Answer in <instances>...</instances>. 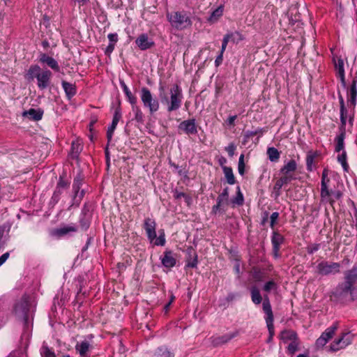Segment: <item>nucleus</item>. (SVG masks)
Instances as JSON below:
<instances>
[{
    "instance_id": "obj_43",
    "label": "nucleus",
    "mask_w": 357,
    "mask_h": 357,
    "mask_svg": "<svg viewBox=\"0 0 357 357\" xmlns=\"http://www.w3.org/2000/svg\"><path fill=\"white\" fill-rule=\"evenodd\" d=\"M238 171L239 174L243 175L245 173V163H244V155L242 154L239 157Z\"/></svg>"
},
{
    "instance_id": "obj_56",
    "label": "nucleus",
    "mask_w": 357,
    "mask_h": 357,
    "mask_svg": "<svg viewBox=\"0 0 357 357\" xmlns=\"http://www.w3.org/2000/svg\"><path fill=\"white\" fill-rule=\"evenodd\" d=\"M223 60V54L222 52H220V54L216 57L215 60V64L216 66H219Z\"/></svg>"
},
{
    "instance_id": "obj_19",
    "label": "nucleus",
    "mask_w": 357,
    "mask_h": 357,
    "mask_svg": "<svg viewBox=\"0 0 357 357\" xmlns=\"http://www.w3.org/2000/svg\"><path fill=\"white\" fill-rule=\"evenodd\" d=\"M23 116L28 117L31 120L38 121L43 117V112L35 109H30L23 112Z\"/></svg>"
},
{
    "instance_id": "obj_8",
    "label": "nucleus",
    "mask_w": 357,
    "mask_h": 357,
    "mask_svg": "<svg viewBox=\"0 0 357 357\" xmlns=\"http://www.w3.org/2000/svg\"><path fill=\"white\" fill-rule=\"evenodd\" d=\"M352 335L349 333H344L343 335L333 341L331 344L332 351H338L351 344Z\"/></svg>"
},
{
    "instance_id": "obj_63",
    "label": "nucleus",
    "mask_w": 357,
    "mask_h": 357,
    "mask_svg": "<svg viewBox=\"0 0 357 357\" xmlns=\"http://www.w3.org/2000/svg\"><path fill=\"white\" fill-rule=\"evenodd\" d=\"M327 175H328L327 171L326 169H324L322 173L321 181H326V183L329 182V178H327Z\"/></svg>"
},
{
    "instance_id": "obj_23",
    "label": "nucleus",
    "mask_w": 357,
    "mask_h": 357,
    "mask_svg": "<svg viewBox=\"0 0 357 357\" xmlns=\"http://www.w3.org/2000/svg\"><path fill=\"white\" fill-rule=\"evenodd\" d=\"M250 294L252 301L255 304L259 305L261 303L262 297L260 294L259 289L256 286H253L250 288Z\"/></svg>"
},
{
    "instance_id": "obj_10",
    "label": "nucleus",
    "mask_w": 357,
    "mask_h": 357,
    "mask_svg": "<svg viewBox=\"0 0 357 357\" xmlns=\"http://www.w3.org/2000/svg\"><path fill=\"white\" fill-rule=\"evenodd\" d=\"M156 223L155 220L150 218H146L144 222V229L146 231L148 238L153 242L156 237Z\"/></svg>"
},
{
    "instance_id": "obj_17",
    "label": "nucleus",
    "mask_w": 357,
    "mask_h": 357,
    "mask_svg": "<svg viewBox=\"0 0 357 357\" xmlns=\"http://www.w3.org/2000/svg\"><path fill=\"white\" fill-rule=\"evenodd\" d=\"M297 169V164L294 160H290L285 164L280 169V172L284 176H293L292 172H295Z\"/></svg>"
},
{
    "instance_id": "obj_38",
    "label": "nucleus",
    "mask_w": 357,
    "mask_h": 357,
    "mask_svg": "<svg viewBox=\"0 0 357 357\" xmlns=\"http://www.w3.org/2000/svg\"><path fill=\"white\" fill-rule=\"evenodd\" d=\"M153 357H172L171 353L166 348H158Z\"/></svg>"
},
{
    "instance_id": "obj_30",
    "label": "nucleus",
    "mask_w": 357,
    "mask_h": 357,
    "mask_svg": "<svg viewBox=\"0 0 357 357\" xmlns=\"http://www.w3.org/2000/svg\"><path fill=\"white\" fill-rule=\"evenodd\" d=\"M268 158L271 162H276L280 158V153L278 150L274 147H270L267 150Z\"/></svg>"
},
{
    "instance_id": "obj_28",
    "label": "nucleus",
    "mask_w": 357,
    "mask_h": 357,
    "mask_svg": "<svg viewBox=\"0 0 357 357\" xmlns=\"http://www.w3.org/2000/svg\"><path fill=\"white\" fill-rule=\"evenodd\" d=\"M122 89L131 105H135L137 103V98L133 96L131 91L129 90L128 87L126 86L125 83H121Z\"/></svg>"
},
{
    "instance_id": "obj_59",
    "label": "nucleus",
    "mask_w": 357,
    "mask_h": 357,
    "mask_svg": "<svg viewBox=\"0 0 357 357\" xmlns=\"http://www.w3.org/2000/svg\"><path fill=\"white\" fill-rule=\"evenodd\" d=\"M340 112H341V116H340L341 122L342 124H345L346 123V118L344 116V107L343 104L341 106Z\"/></svg>"
},
{
    "instance_id": "obj_62",
    "label": "nucleus",
    "mask_w": 357,
    "mask_h": 357,
    "mask_svg": "<svg viewBox=\"0 0 357 357\" xmlns=\"http://www.w3.org/2000/svg\"><path fill=\"white\" fill-rule=\"evenodd\" d=\"M342 193L340 191H337L335 192H332V197L335 200L338 199L341 197Z\"/></svg>"
},
{
    "instance_id": "obj_50",
    "label": "nucleus",
    "mask_w": 357,
    "mask_h": 357,
    "mask_svg": "<svg viewBox=\"0 0 357 357\" xmlns=\"http://www.w3.org/2000/svg\"><path fill=\"white\" fill-rule=\"evenodd\" d=\"M229 41V36H227V34H226L222 39V47L220 50V52H222V54H224Z\"/></svg>"
},
{
    "instance_id": "obj_60",
    "label": "nucleus",
    "mask_w": 357,
    "mask_h": 357,
    "mask_svg": "<svg viewBox=\"0 0 357 357\" xmlns=\"http://www.w3.org/2000/svg\"><path fill=\"white\" fill-rule=\"evenodd\" d=\"M222 203L217 202L215 205H214L212 208V213L216 214L218 211L220 210L221 205Z\"/></svg>"
},
{
    "instance_id": "obj_34",
    "label": "nucleus",
    "mask_w": 357,
    "mask_h": 357,
    "mask_svg": "<svg viewBox=\"0 0 357 357\" xmlns=\"http://www.w3.org/2000/svg\"><path fill=\"white\" fill-rule=\"evenodd\" d=\"M299 340L298 338L296 340L290 342L287 349L289 354H294L298 350Z\"/></svg>"
},
{
    "instance_id": "obj_26",
    "label": "nucleus",
    "mask_w": 357,
    "mask_h": 357,
    "mask_svg": "<svg viewBox=\"0 0 357 357\" xmlns=\"http://www.w3.org/2000/svg\"><path fill=\"white\" fill-rule=\"evenodd\" d=\"M345 280L354 284L357 280V267L354 266L345 273Z\"/></svg>"
},
{
    "instance_id": "obj_45",
    "label": "nucleus",
    "mask_w": 357,
    "mask_h": 357,
    "mask_svg": "<svg viewBox=\"0 0 357 357\" xmlns=\"http://www.w3.org/2000/svg\"><path fill=\"white\" fill-rule=\"evenodd\" d=\"M337 160L341 163V165H342L343 168L345 170H347V169L348 167V165H347V161H346V160H347V155H346V153L344 151H343L342 153V154L338 155Z\"/></svg>"
},
{
    "instance_id": "obj_1",
    "label": "nucleus",
    "mask_w": 357,
    "mask_h": 357,
    "mask_svg": "<svg viewBox=\"0 0 357 357\" xmlns=\"http://www.w3.org/2000/svg\"><path fill=\"white\" fill-rule=\"evenodd\" d=\"M159 97L162 103L167 105V111L172 112L177 110L180 108L183 99L182 90L178 85H174L169 91L170 100L165 91V87L160 85L159 87Z\"/></svg>"
},
{
    "instance_id": "obj_35",
    "label": "nucleus",
    "mask_w": 357,
    "mask_h": 357,
    "mask_svg": "<svg viewBox=\"0 0 357 357\" xmlns=\"http://www.w3.org/2000/svg\"><path fill=\"white\" fill-rule=\"evenodd\" d=\"M227 36H229V40L236 44L244 39L243 36L238 31L227 33Z\"/></svg>"
},
{
    "instance_id": "obj_61",
    "label": "nucleus",
    "mask_w": 357,
    "mask_h": 357,
    "mask_svg": "<svg viewBox=\"0 0 357 357\" xmlns=\"http://www.w3.org/2000/svg\"><path fill=\"white\" fill-rule=\"evenodd\" d=\"M236 295L234 293H230L227 295L226 300L229 302V301L234 300L236 298Z\"/></svg>"
},
{
    "instance_id": "obj_22",
    "label": "nucleus",
    "mask_w": 357,
    "mask_h": 357,
    "mask_svg": "<svg viewBox=\"0 0 357 357\" xmlns=\"http://www.w3.org/2000/svg\"><path fill=\"white\" fill-rule=\"evenodd\" d=\"M82 150V145L79 141L73 142L71 144L70 156L73 159H77L79 153Z\"/></svg>"
},
{
    "instance_id": "obj_25",
    "label": "nucleus",
    "mask_w": 357,
    "mask_h": 357,
    "mask_svg": "<svg viewBox=\"0 0 357 357\" xmlns=\"http://www.w3.org/2000/svg\"><path fill=\"white\" fill-rule=\"evenodd\" d=\"M90 344L86 341L77 344L75 349L80 356H84L89 349Z\"/></svg>"
},
{
    "instance_id": "obj_18",
    "label": "nucleus",
    "mask_w": 357,
    "mask_h": 357,
    "mask_svg": "<svg viewBox=\"0 0 357 357\" xmlns=\"http://www.w3.org/2000/svg\"><path fill=\"white\" fill-rule=\"evenodd\" d=\"M82 184V178L80 176H77L75 178L73 189L75 193V197H79V199L82 198L84 194V190H82L80 193L79 192L81 185Z\"/></svg>"
},
{
    "instance_id": "obj_47",
    "label": "nucleus",
    "mask_w": 357,
    "mask_h": 357,
    "mask_svg": "<svg viewBox=\"0 0 357 357\" xmlns=\"http://www.w3.org/2000/svg\"><path fill=\"white\" fill-rule=\"evenodd\" d=\"M314 156L312 154H309L306 157V166L308 171L312 170V164L314 162Z\"/></svg>"
},
{
    "instance_id": "obj_2",
    "label": "nucleus",
    "mask_w": 357,
    "mask_h": 357,
    "mask_svg": "<svg viewBox=\"0 0 357 357\" xmlns=\"http://www.w3.org/2000/svg\"><path fill=\"white\" fill-rule=\"evenodd\" d=\"M51 77V71L49 70H41L40 67L37 65L30 66L26 74L28 80H33L34 78L37 79L38 87L41 90L49 86Z\"/></svg>"
},
{
    "instance_id": "obj_24",
    "label": "nucleus",
    "mask_w": 357,
    "mask_h": 357,
    "mask_svg": "<svg viewBox=\"0 0 357 357\" xmlns=\"http://www.w3.org/2000/svg\"><path fill=\"white\" fill-rule=\"evenodd\" d=\"M223 172L227 179V183L229 185H234L236 183L235 177L233 174V170L229 167H223Z\"/></svg>"
},
{
    "instance_id": "obj_36",
    "label": "nucleus",
    "mask_w": 357,
    "mask_h": 357,
    "mask_svg": "<svg viewBox=\"0 0 357 357\" xmlns=\"http://www.w3.org/2000/svg\"><path fill=\"white\" fill-rule=\"evenodd\" d=\"M349 95H350L351 102L353 104H355L356 96H357V89H356V80H354L352 82V84H351V86L350 87V90H349Z\"/></svg>"
},
{
    "instance_id": "obj_29",
    "label": "nucleus",
    "mask_w": 357,
    "mask_h": 357,
    "mask_svg": "<svg viewBox=\"0 0 357 357\" xmlns=\"http://www.w3.org/2000/svg\"><path fill=\"white\" fill-rule=\"evenodd\" d=\"M132 110L135 114V119L139 123H142L144 121V114L139 107L136 104L132 105Z\"/></svg>"
},
{
    "instance_id": "obj_49",
    "label": "nucleus",
    "mask_w": 357,
    "mask_h": 357,
    "mask_svg": "<svg viewBox=\"0 0 357 357\" xmlns=\"http://www.w3.org/2000/svg\"><path fill=\"white\" fill-rule=\"evenodd\" d=\"M153 242L155 245H164L165 243L164 235H160L158 238L155 237Z\"/></svg>"
},
{
    "instance_id": "obj_52",
    "label": "nucleus",
    "mask_w": 357,
    "mask_h": 357,
    "mask_svg": "<svg viewBox=\"0 0 357 357\" xmlns=\"http://www.w3.org/2000/svg\"><path fill=\"white\" fill-rule=\"evenodd\" d=\"M107 38L109 40V43H113V45H115L118 41V35L117 33H109L107 36Z\"/></svg>"
},
{
    "instance_id": "obj_40",
    "label": "nucleus",
    "mask_w": 357,
    "mask_h": 357,
    "mask_svg": "<svg viewBox=\"0 0 357 357\" xmlns=\"http://www.w3.org/2000/svg\"><path fill=\"white\" fill-rule=\"evenodd\" d=\"M40 354L42 357H56L54 352L45 345L42 347Z\"/></svg>"
},
{
    "instance_id": "obj_57",
    "label": "nucleus",
    "mask_w": 357,
    "mask_h": 357,
    "mask_svg": "<svg viewBox=\"0 0 357 357\" xmlns=\"http://www.w3.org/2000/svg\"><path fill=\"white\" fill-rule=\"evenodd\" d=\"M9 252H6L0 257V266L6 262L9 257Z\"/></svg>"
},
{
    "instance_id": "obj_48",
    "label": "nucleus",
    "mask_w": 357,
    "mask_h": 357,
    "mask_svg": "<svg viewBox=\"0 0 357 357\" xmlns=\"http://www.w3.org/2000/svg\"><path fill=\"white\" fill-rule=\"evenodd\" d=\"M279 218V213L278 212H273L270 217V226L273 229L275 225Z\"/></svg>"
},
{
    "instance_id": "obj_9",
    "label": "nucleus",
    "mask_w": 357,
    "mask_h": 357,
    "mask_svg": "<svg viewBox=\"0 0 357 357\" xmlns=\"http://www.w3.org/2000/svg\"><path fill=\"white\" fill-rule=\"evenodd\" d=\"M178 129L183 130L187 135H196L197 128L195 119H188L182 121L178 125Z\"/></svg>"
},
{
    "instance_id": "obj_51",
    "label": "nucleus",
    "mask_w": 357,
    "mask_h": 357,
    "mask_svg": "<svg viewBox=\"0 0 357 357\" xmlns=\"http://www.w3.org/2000/svg\"><path fill=\"white\" fill-rule=\"evenodd\" d=\"M225 150L227 151L229 155L232 157L234 155L236 146L234 144H230L225 148Z\"/></svg>"
},
{
    "instance_id": "obj_7",
    "label": "nucleus",
    "mask_w": 357,
    "mask_h": 357,
    "mask_svg": "<svg viewBox=\"0 0 357 357\" xmlns=\"http://www.w3.org/2000/svg\"><path fill=\"white\" fill-rule=\"evenodd\" d=\"M338 328V324L334 323L331 326L326 329V331L317 340L316 344L318 347H324L334 335Z\"/></svg>"
},
{
    "instance_id": "obj_39",
    "label": "nucleus",
    "mask_w": 357,
    "mask_h": 357,
    "mask_svg": "<svg viewBox=\"0 0 357 357\" xmlns=\"http://www.w3.org/2000/svg\"><path fill=\"white\" fill-rule=\"evenodd\" d=\"M76 231V228L75 227L67 226V227H61V228L58 229L56 230V233L59 236H63V235H66V234H68L69 232H73V231Z\"/></svg>"
},
{
    "instance_id": "obj_64",
    "label": "nucleus",
    "mask_w": 357,
    "mask_h": 357,
    "mask_svg": "<svg viewBox=\"0 0 357 357\" xmlns=\"http://www.w3.org/2000/svg\"><path fill=\"white\" fill-rule=\"evenodd\" d=\"M185 193L184 192H176L175 194H174V197L177 199H181V198H183L185 196Z\"/></svg>"
},
{
    "instance_id": "obj_32",
    "label": "nucleus",
    "mask_w": 357,
    "mask_h": 357,
    "mask_svg": "<svg viewBox=\"0 0 357 357\" xmlns=\"http://www.w3.org/2000/svg\"><path fill=\"white\" fill-rule=\"evenodd\" d=\"M321 197L322 201L329 202L331 205L335 202V199L332 197V192L329 190L321 191Z\"/></svg>"
},
{
    "instance_id": "obj_14",
    "label": "nucleus",
    "mask_w": 357,
    "mask_h": 357,
    "mask_svg": "<svg viewBox=\"0 0 357 357\" xmlns=\"http://www.w3.org/2000/svg\"><path fill=\"white\" fill-rule=\"evenodd\" d=\"M172 251L167 250L164 252L162 257H160L162 265L167 268H172L176 264V259Z\"/></svg>"
},
{
    "instance_id": "obj_16",
    "label": "nucleus",
    "mask_w": 357,
    "mask_h": 357,
    "mask_svg": "<svg viewBox=\"0 0 357 357\" xmlns=\"http://www.w3.org/2000/svg\"><path fill=\"white\" fill-rule=\"evenodd\" d=\"M284 238L279 233L274 231L271 238L273 248L275 253V257H278L280 245L283 243Z\"/></svg>"
},
{
    "instance_id": "obj_55",
    "label": "nucleus",
    "mask_w": 357,
    "mask_h": 357,
    "mask_svg": "<svg viewBox=\"0 0 357 357\" xmlns=\"http://www.w3.org/2000/svg\"><path fill=\"white\" fill-rule=\"evenodd\" d=\"M115 45L113 43H109L105 50V54L109 55L114 50Z\"/></svg>"
},
{
    "instance_id": "obj_5",
    "label": "nucleus",
    "mask_w": 357,
    "mask_h": 357,
    "mask_svg": "<svg viewBox=\"0 0 357 357\" xmlns=\"http://www.w3.org/2000/svg\"><path fill=\"white\" fill-rule=\"evenodd\" d=\"M15 315L24 321L25 324L29 322L30 313V305L26 297H22L15 306Z\"/></svg>"
},
{
    "instance_id": "obj_31",
    "label": "nucleus",
    "mask_w": 357,
    "mask_h": 357,
    "mask_svg": "<svg viewBox=\"0 0 357 357\" xmlns=\"http://www.w3.org/2000/svg\"><path fill=\"white\" fill-rule=\"evenodd\" d=\"M336 71L341 78L342 80H344V62L343 60L339 59L337 62L335 63Z\"/></svg>"
},
{
    "instance_id": "obj_12",
    "label": "nucleus",
    "mask_w": 357,
    "mask_h": 357,
    "mask_svg": "<svg viewBox=\"0 0 357 357\" xmlns=\"http://www.w3.org/2000/svg\"><path fill=\"white\" fill-rule=\"evenodd\" d=\"M39 61L41 63L46 64L52 70L59 72L60 70V68L58 62L52 56L46 54L45 53L40 52L39 54Z\"/></svg>"
},
{
    "instance_id": "obj_11",
    "label": "nucleus",
    "mask_w": 357,
    "mask_h": 357,
    "mask_svg": "<svg viewBox=\"0 0 357 357\" xmlns=\"http://www.w3.org/2000/svg\"><path fill=\"white\" fill-rule=\"evenodd\" d=\"M137 46L141 50H146L154 46V42L146 33L140 34L135 40Z\"/></svg>"
},
{
    "instance_id": "obj_58",
    "label": "nucleus",
    "mask_w": 357,
    "mask_h": 357,
    "mask_svg": "<svg viewBox=\"0 0 357 357\" xmlns=\"http://www.w3.org/2000/svg\"><path fill=\"white\" fill-rule=\"evenodd\" d=\"M237 118V116L236 115H234V116H230L228 119L227 120V123L229 125V126H234V121Z\"/></svg>"
},
{
    "instance_id": "obj_13",
    "label": "nucleus",
    "mask_w": 357,
    "mask_h": 357,
    "mask_svg": "<svg viewBox=\"0 0 357 357\" xmlns=\"http://www.w3.org/2000/svg\"><path fill=\"white\" fill-rule=\"evenodd\" d=\"M294 179H295V177H294L293 176H287L284 175L275 182V185L273 187V193L275 194V198L280 195V190L282 187L284 185L289 183L291 181Z\"/></svg>"
},
{
    "instance_id": "obj_21",
    "label": "nucleus",
    "mask_w": 357,
    "mask_h": 357,
    "mask_svg": "<svg viewBox=\"0 0 357 357\" xmlns=\"http://www.w3.org/2000/svg\"><path fill=\"white\" fill-rule=\"evenodd\" d=\"M263 310L266 314V321H269V322H271V320H273V314L271 305L268 298H265L263 302Z\"/></svg>"
},
{
    "instance_id": "obj_41",
    "label": "nucleus",
    "mask_w": 357,
    "mask_h": 357,
    "mask_svg": "<svg viewBox=\"0 0 357 357\" xmlns=\"http://www.w3.org/2000/svg\"><path fill=\"white\" fill-rule=\"evenodd\" d=\"M354 284L351 283V282H349L347 280H345L344 283L342 284L340 287L342 289V293L347 294L350 293L351 294L354 288H353Z\"/></svg>"
},
{
    "instance_id": "obj_53",
    "label": "nucleus",
    "mask_w": 357,
    "mask_h": 357,
    "mask_svg": "<svg viewBox=\"0 0 357 357\" xmlns=\"http://www.w3.org/2000/svg\"><path fill=\"white\" fill-rule=\"evenodd\" d=\"M266 321V324H267V327H268V329L269 331L271 338H272L273 336V334H274L273 320H271V322H269V321Z\"/></svg>"
},
{
    "instance_id": "obj_20",
    "label": "nucleus",
    "mask_w": 357,
    "mask_h": 357,
    "mask_svg": "<svg viewBox=\"0 0 357 357\" xmlns=\"http://www.w3.org/2000/svg\"><path fill=\"white\" fill-rule=\"evenodd\" d=\"M61 84L67 97L69 99L76 94L75 85L66 81H63Z\"/></svg>"
},
{
    "instance_id": "obj_37",
    "label": "nucleus",
    "mask_w": 357,
    "mask_h": 357,
    "mask_svg": "<svg viewBox=\"0 0 357 357\" xmlns=\"http://www.w3.org/2000/svg\"><path fill=\"white\" fill-rule=\"evenodd\" d=\"M344 139V132L341 133L336 137L337 144L335 146V151L337 152H340V151L343 150Z\"/></svg>"
},
{
    "instance_id": "obj_33",
    "label": "nucleus",
    "mask_w": 357,
    "mask_h": 357,
    "mask_svg": "<svg viewBox=\"0 0 357 357\" xmlns=\"http://www.w3.org/2000/svg\"><path fill=\"white\" fill-rule=\"evenodd\" d=\"M232 204L241 206L243 204L244 198L243 193L241 191V188L239 186L237 187V192L236 197L231 200Z\"/></svg>"
},
{
    "instance_id": "obj_54",
    "label": "nucleus",
    "mask_w": 357,
    "mask_h": 357,
    "mask_svg": "<svg viewBox=\"0 0 357 357\" xmlns=\"http://www.w3.org/2000/svg\"><path fill=\"white\" fill-rule=\"evenodd\" d=\"M319 249V244H313L308 248V252L312 254Z\"/></svg>"
},
{
    "instance_id": "obj_42",
    "label": "nucleus",
    "mask_w": 357,
    "mask_h": 357,
    "mask_svg": "<svg viewBox=\"0 0 357 357\" xmlns=\"http://www.w3.org/2000/svg\"><path fill=\"white\" fill-rule=\"evenodd\" d=\"M229 197V188H225L222 192L218 197L217 202L223 203L225 201H227Z\"/></svg>"
},
{
    "instance_id": "obj_6",
    "label": "nucleus",
    "mask_w": 357,
    "mask_h": 357,
    "mask_svg": "<svg viewBox=\"0 0 357 357\" xmlns=\"http://www.w3.org/2000/svg\"><path fill=\"white\" fill-rule=\"evenodd\" d=\"M340 264L321 261L317 266V272L321 275H335L340 273Z\"/></svg>"
},
{
    "instance_id": "obj_44",
    "label": "nucleus",
    "mask_w": 357,
    "mask_h": 357,
    "mask_svg": "<svg viewBox=\"0 0 357 357\" xmlns=\"http://www.w3.org/2000/svg\"><path fill=\"white\" fill-rule=\"evenodd\" d=\"M223 13V8L222 7L220 6L218 8H216L211 15L210 20H216L218 17H220Z\"/></svg>"
},
{
    "instance_id": "obj_27",
    "label": "nucleus",
    "mask_w": 357,
    "mask_h": 357,
    "mask_svg": "<svg viewBox=\"0 0 357 357\" xmlns=\"http://www.w3.org/2000/svg\"><path fill=\"white\" fill-rule=\"evenodd\" d=\"M121 118V109L119 108H116L114 112V114L112 124L108 128V130H110L111 131H114Z\"/></svg>"
},
{
    "instance_id": "obj_3",
    "label": "nucleus",
    "mask_w": 357,
    "mask_h": 357,
    "mask_svg": "<svg viewBox=\"0 0 357 357\" xmlns=\"http://www.w3.org/2000/svg\"><path fill=\"white\" fill-rule=\"evenodd\" d=\"M167 17L172 26L177 29H183L191 25V20L185 13L174 12L167 13Z\"/></svg>"
},
{
    "instance_id": "obj_15",
    "label": "nucleus",
    "mask_w": 357,
    "mask_h": 357,
    "mask_svg": "<svg viewBox=\"0 0 357 357\" xmlns=\"http://www.w3.org/2000/svg\"><path fill=\"white\" fill-rule=\"evenodd\" d=\"M280 340L284 344H287L288 342H292L298 338L297 333L294 331H292V330L282 331L280 334Z\"/></svg>"
},
{
    "instance_id": "obj_4",
    "label": "nucleus",
    "mask_w": 357,
    "mask_h": 357,
    "mask_svg": "<svg viewBox=\"0 0 357 357\" xmlns=\"http://www.w3.org/2000/svg\"><path fill=\"white\" fill-rule=\"evenodd\" d=\"M140 97L144 107L148 108L151 114H153L159 109V101L153 97L148 88H142Z\"/></svg>"
},
{
    "instance_id": "obj_46",
    "label": "nucleus",
    "mask_w": 357,
    "mask_h": 357,
    "mask_svg": "<svg viewBox=\"0 0 357 357\" xmlns=\"http://www.w3.org/2000/svg\"><path fill=\"white\" fill-rule=\"evenodd\" d=\"M276 289L277 284L273 281H268L264 286V290L266 292H269L270 291Z\"/></svg>"
}]
</instances>
